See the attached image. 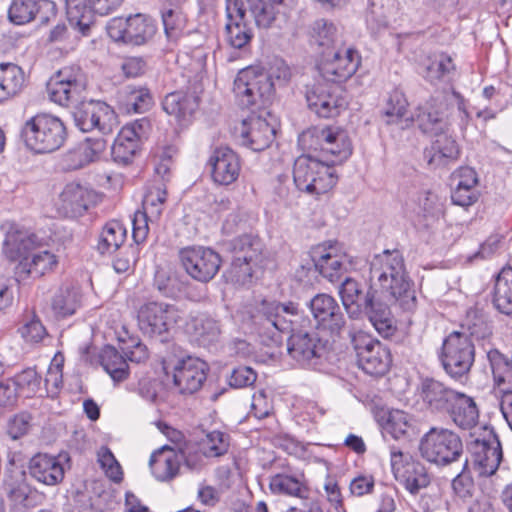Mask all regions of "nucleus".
I'll return each instance as SVG.
<instances>
[{"instance_id": "1", "label": "nucleus", "mask_w": 512, "mask_h": 512, "mask_svg": "<svg viewBox=\"0 0 512 512\" xmlns=\"http://www.w3.org/2000/svg\"><path fill=\"white\" fill-rule=\"evenodd\" d=\"M87 79L78 66L64 67L47 85L49 98L64 107L73 108L75 125L83 132L97 129L110 134L117 127V116L109 105L86 100Z\"/></svg>"}, {"instance_id": "2", "label": "nucleus", "mask_w": 512, "mask_h": 512, "mask_svg": "<svg viewBox=\"0 0 512 512\" xmlns=\"http://www.w3.org/2000/svg\"><path fill=\"white\" fill-rule=\"evenodd\" d=\"M370 290L396 303L403 311L413 312L417 307L416 291L410 280L404 259L398 250H384L375 255L369 269Z\"/></svg>"}, {"instance_id": "3", "label": "nucleus", "mask_w": 512, "mask_h": 512, "mask_svg": "<svg viewBox=\"0 0 512 512\" xmlns=\"http://www.w3.org/2000/svg\"><path fill=\"white\" fill-rule=\"evenodd\" d=\"M274 69L272 74L256 67H247L239 71L233 89L239 105L243 108H260L270 102L274 93L272 77L284 83L291 76L290 68L283 61H276Z\"/></svg>"}, {"instance_id": "4", "label": "nucleus", "mask_w": 512, "mask_h": 512, "mask_svg": "<svg viewBox=\"0 0 512 512\" xmlns=\"http://www.w3.org/2000/svg\"><path fill=\"white\" fill-rule=\"evenodd\" d=\"M21 135L28 149L37 154H47L63 146L67 129L59 117L42 113L25 122Z\"/></svg>"}, {"instance_id": "5", "label": "nucleus", "mask_w": 512, "mask_h": 512, "mask_svg": "<svg viewBox=\"0 0 512 512\" xmlns=\"http://www.w3.org/2000/svg\"><path fill=\"white\" fill-rule=\"evenodd\" d=\"M300 142L308 149L319 152L331 167L347 160L352 154L348 133L340 127H312L302 133Z\"/></svg>"}, {"instance_id": "6", "label": "nucleus", "mask_w": 512, "mask_h": 512, "mask_svg": "<svg viewBox=\"0 0 512 512\" xmlns=\"http://www.w3.org/2000/svg\"><path fill=\"white\" fill-rule=\"evenodd\" d=\"M293 179L296 187L309 194H324L337 183L335 170L322 158L302 155L295 160Z\"/></svg>"}, {"instance_id": "7", "label": "nucleus", "mask_w": 512, "mask_h": 512, "mask_svg": "<svg viewBox=\"0 0 512 512\" xmlns=\"http://www.w3.org/2000/svg\"><path fill=\"white\" fill-rule=\"evenodd\" d=\"M421 456L430 463L446 466L463 458V443L458 434L442 427H432L419 445Z\"/></svg>"}, {"instance_id": "8", "label": "nucleus", "mask_w": 512, "mask_h": 512, "mask_svg": "<svg viewBox=\"0 0 512 512\" xmlns=\"http://www.w3.org/2000/svg\"><path fill=\"white\" fill-rule=\"evenodd\" d=\"M474 360L475 346L465 332L454 331L444 339L440 361L451 378L459 381L466 379Z\"/></svg>"}, {"instance_id": "9", "label": "nucleus", "mask_w": 512, "mask_h": 512, "mask_svg": "<svg viewBox=\"0 0 512 512\" xmlns=\"http://www.w3.org/2000/svg\"><path fill=\"white\" fill-rule=\"evenodd\" d=\"M184 316L185 313L173 304L149 301L138 309V327L149 337H164Z\"/></svg>"}, {"instance_id": "10", "label": "nucleus", "mask_w": 512, "mask_h": 512, "mask_svg": "<svg viewBox=\"0 0 512 512\" xmlns=\"http://www.w3.org/2000/svg\"><path fill=\"white\" fill-rule=\"evenodd\" d=\"M154 21L144 14L127 18L115 17L107 25V32L114 41L139 46L149 42L156 33Z\"/></svg>"}, {"instance_id": "11", "label": "nucleus", "mask_w": 512, "mask_h": 512, "mask_svg": "<svg viewBox=\"0 0 512 512\" xmlns=\"http://www.w3.org/2000/svg\"><path fill=\"white\" fill-rule=\"evenodd\" d=\"M297 314L298 307L293 302L282 304L275 301H263L257 316L263 330L260 331V334L266 335L274 344L280 343L282 340L281 333L291 328L292 317L297 316Z\"/></svg>"}, {"instance_id": "12", "label": "nucleus", "mask_w": 512, "mask_h": 512, "mask_svg": "<svg viewBox=\"0 0 512 512\" xmlns=\"http://www.w3.org/2000/svg\"><path fill=\"white\" fill-rule=\"evenodd\" d=\"M351 337L359 367L372 376L384 375L391 364V355L388 348L380 341L364 334L357 336L351 334Z\"/></svg>"}, {"instance_id": "13", "label": "nucleus", "mask_w": 512, "mask_h": 512, "mask_svg": "<svg viewBox=\"0 0 512 512\" xmlns=\"http://www.w3.org/2000/svg\"><path fill=\"white\" fill-rule=\"evenodd\" d=\"M360 62L361 57L353 48L324 51L318 70L325 80L341 83L357 71Z\"/></svg>"}, {"instance_id": "14", "label": "nucleus", "mask_w": 512, "mask_h": 512, "mask_svg": "<svg viewBox=\"0 0 512 512\" xmlns=\"http://www.w3.org/2000/svg\"><path fill=\"white\" fill-rule=\"evenodd\" d=\"M180 259L187 274L203 283L212 280L221 266L219 254L211 248L203 246L182 249Z\"/></svg>"}, {"instance_id": "15", "label": "nucleus", "mask_w": 512, "mask_h": 512, "mask_svg": "<svg viewBox=\"0 0 512 512\" xmlns=\"http://www.w3.org/2000/svg\"><path fill=\"white\" fill-rule=\"evenodd\" d=\"M166 201L164 185L151 188L144 196L143 211L135 213L132 224V237L136 244L144 242L149 233V223L159 220Z\"/></svg>"}, {"instance_id": "16", "label": "nucleus", "mask_w": 512, "mask_h": 512, "mask_svg": "<svg viewBox=\"0 0 512 512\" xmlns=\"http://www.w3.org/2000/svg\"><path fill=\"white\" fill-rule=\"evenodd\" d=\"M340 92L337 86L314 85L306 91L307 105L321 118L336 117L347 107V101Z\"/></svg>"}, {"instance_id": "17", "label": "nucleus", "mask_w": 512, "mask_h": 512, "mask_svg": "<svg viewBox=\"0 0 512 512\" xmlns=\"http://www.w3.org/2000/svg\"><path fill=\"white\" fill-rule=\"evenodd\" d=\"M208 364L197 357L179 359L173 366V382L182 394H193L201 389L207 378Z\"/></svg>"}, {"instance_id": "18", "label": "nucleus", "mask_w": 512, "mask_h": 512, "mask_svg": "<svg viewBox=\"0 0 512 512\" xmlns=\"http://www.w3.org/2000/svg\"><path fill=\"white\" fill-rule=\"evenodd\" d=\"M486 431L487 434L482 439H474L469 447L479 474L490 476L496 472L501 463L502 448L494 431L492 429Z\"/></svg>"}, {"instance_id": "19", "label": "nucleus", "mask_w": 512, "mask_h": 512, "mask_svg": "<svg viewBox=\"0 0 512 512\" xmlns=\"http://www.w3.org/2000/svg\"><path fill=\"white\" fill-rule=\"evenodd\" d=\"M253 38L246 8L239 0H226L225 40L233 48L242 49Z\"/></svg>"}, {"instance_id": "20", "label": "nucleus", "mask_w": 512, "mask_h": 512, "mask_svg": "<svg viewBox=\"0 0 512 512\" xmlns=\"http://www.w3.org/2000/svg\"><path fill=\"white\" fill-rule=\"evenodd\" d=\"M207 168L215 184L228 186L238 179L241 163L238 155L232 149L217 147L208 158Z\"/></svg>"}, {"instance_id": "21", "label": "nucleus", "mask_w": 512, "mask_h": 512, "mask_svg": "<svg viewBox=\"0 0 512 512\" xmlns=\"http://www.w3.org/2000/svg\"><path fill=\"white\" fill-rule=\"evenodd\" d=\"M447 99L446 96L438 94L431 96L423 104H420L412 116L419 128L424 133L437 134L448 129L446 120Z\"/></svg>"}, {"instance_id": "22", "label": "nucleus", "mask_w": 512, "mask_h": 512, "mask_svg": "<svg viewBox=\"0 0 512 512\" xmlns=\"http://www.w3.org/2000/svg\"><path fill=\"white\" fill-rule=\"evenodd\" d=\"M317 327L339 334L345 326L343 313L336 300L327 294H318L309 303Z\"/></svg>"}, {"instance_id": "23", "label": "nucleus", "mask_w": 512, "mask_h": 512, "mask_svg": "<svg viewBox=\"0 0 512 512\" xmlns=\"http://www.w3.org/2000/svg\"><path fill=\"white\" fill-rule=\"evenodd\" d=\"M264 115L272 117L269 112L263 110L260 115L253 113L243 122L244 126H248V129L241 133L243 144L253 151H262L268 148L276 134L275 125Z\"/></svg>"}, {"instance_id": "24", "label": "nucleus", "mask_w": 512, "mask_h": 512, "mask_svg": "<svg viewBox=\"0 0 512 512\" xmlns=\"http://www.w3.org/2000/svg\"><path fill=\"white\" fill-rule=\"evenodd\" d=\"M287 350L293 359L306 365L322 356L325 344L315 332L298 331L289 337Z\"/></svg>"}, {"instance_id": "25", "label": "nucleus", "mask_w": 512, "mask_h": 512, "mask_svg": "<svg viewBox=\"0 0 512 512\" xmlns=\"http://www.w3.org/2000/svg\"><path fill=\"white\" fill-rule=\"evenodd\" d=\"M93 193L80 183L71 182L65 185L56 202L59 213L65 217L82 215L91 202Z\"/></svg>"}, {"instance_id": "26", "label": "nucleus", "mask_w": 512, "mask_h": 512, "mask_svg": "<svg viewBox=\"0 0 512 512\" xmlns=\"http://www.w3.org/2000/svg\"><path fill=\"white\" fill-rule=\"evenodd\" d=\"M418 390L419 396L426 407L432 412L439 413H447L459 393L433 378L422 380Z\"/></svg>"}, {"instance_id": "27", "label": "nucleus", "mask_w": 512, "mask_h": 512, "mask_svg": "<svg viewBox=\"0 0 512 512\" xmlns=\"http://www.w3.org/2000/svg\"><path fill=\"white\" fill-rule=\"evenodd\" d=\"M29 473L37 482L55 486L64 479L65 468L59 457L38 453L29 461Z\"/></svg>"}, {"instance_id": "28", "label": "nucleus", "mask_w": 512, "mask_h": 512, "mask_svg": "<svg viewBox=\"0 0 512 512\" xmlns=\"http://www.w3.org/2000/svg\"><path fill=\"white\" fill-rule=\"evenodd\" d=\"M58 264V258L48 250H33L29 257L24 258L15 267L17 281H24L29 277L40 278L53 271Z\"/></svg>"}, {"instance_id": "29", "label": "nucleus", "mask_w": 512, "mask_h": 512, "mask_svg": "<svg viewBox=\"0 0 512 512\" xmlns=\"http://www.w3.org/2000/svg\"><path fill=\"white\" fill-rule=\"evenodd\" d=\"M106 149L103 138H86L72 147L63 158L65 168L78 170L99 159Z\"/></svg>"}, {"instance_id": "30", "label": "nucleus", "mask_w": 512, "mask_h": 512, "mask_svg": "<svg viewBox=\"0 0 512 512\" xmlns=\"http://www.w3.org/2000/svg\"><path fill=\"white\" fill-rule=\"evenodd\" d=\"M435 139L431 145L425 149V158L429 165L435 168L447 166L449 163L454 162L459 157V146L455 139L450 135L443 132L433 134Z\"/></svg>"}, {"instance_id": "31", "label": "nucleus", "mask_w": 512, "mask_h": 512, "mask_svg": "<svg viewBox=\"0 0 512 512\" xmlns=\"http://www.w3.org/2000/svg\"><path fill=\"white\" fill-rule=\"evenodd\" d=\"M182 460L183 456L178 451L163 446L151 455L149 464L157 480L169 481L177 476Z\"/></svg>"}, {"instance_id": "32", "label": "nucleus", "mask_w": 512, "mask_h": 512, "mask_svg": "<svg viewBox=\"0 0 512 512\" xmlns=\"http://www.w3.org/2000/svg\"><path fill=\"white\" fill-rule=\"evenodd\" d=\"M312 258L315 268L329 281L334 282L341 277L346 256L337 253L332 246L329 248L317 247L313 251Z\"/></svg>"}, {"instance_id": "33", "label": "nucleus", "mask_w": 512, "mask_h": 512, "mask_svg": "<svg viewBox=\"0 0 512 512\" xmlns=\"http://www.w3.org/2000/svg\"><path fill=\"white\" fill-rule=\"evenodd\" d=\"M374 294L367 293L364 299L365 311L377 332L388 338L396 331L394 319L387 305L380 303Z\"/></svg>"}, {"instance_id": "34", "label": "nucleus", "mask_w": 512, "mask_h": 512, "mask_svg": "<svg viewBox=\"0 0 512 512\" xmlns=\"http://www.w3.org/2000/svg\"><path fill=\"white\" fill-rule=\"evenodd\" d=\"M66 14L71 26L86 36L98 12L93 0H66Z\"/></svg>"}, {"instance_id": "35", "label": "nucleus", "mask_w": 512, "mask_h": 512, "mask_svg": "<svg viewBox=\"0 0 512 512\" xmlns=\"http://www.w3.org/2000/svg\"><path fill=\"white\" fill-rule=\"evenodd\" d=\"M162 107L167 114L174 116L182 124L189 121L198 108V98L192 94L177 91L165 96Z\"/></svg>"}, {"instance_id": "36", "label": "nucleus", "mask_w": 512, "mask_h": 512, "mask_svg": "<svg viewBox=\"0 0 512 512\" xmlns=\"http://www.w3.org/2000/svg\"><path fill=\"white\" fill-rule=\"evenodd\" d=\"M447 413L461 429H471L479 418V411L473 398L461 392L457 394Z\"/></svg>"}, {"instance_id": "37", "label": "nucleus", "mask_w": 512, "mask_h": 512, "mask_svg": "<svg viewBox=\"0 0 512 512\" xmlns=\"http://www.w3.org/2000/svg\"><path fill=\"white\" fill-rule=\"evenodd\" d=\"M34 250V239L26 232L11 228L3 243V252L11 261L21 262Z\"/></svg>"}, {"instance_id": "38", "label": "nucleus", "mask_w": 512, "mask_h": 512, "mask_svg": "<svg viewBox=\"0 0 512 512\" xmlns=\"http://www.w3.org/2000/svg\"><path fill=\"white\" fill-rule=\"evenodd\" d=\"M186 332L200 345L206 346L218 340L221 330L216 320L198 315L191 317L186 324Z\"/></svg>"}, {"instance_id": "39", "label": "nucleus", "mask_w": 512, "mask_h": 512, "mask_svg": "<svg viewBox=\"0 0 512 512\" xmlns=\"http://www.w3.org/2000/svg\"><path fill=\"white\" fill-rule=\"evenodd\" d=\"M140 147L141 143L136 140L132 130L121 129L111 148L113 161L120 165L132 163Z\"/></svg>"}, {"instance_id": "40", "label": "nucleus", "mask_w": 512, "mask_h": 512, "mask_svg": "<svg viewBox=\"0 0 512 512\" xmlns=\"http://www.w3.org/2000/svg\"><path fill=\"white\" fill-rule=\"evenodd\" d=\"M3 489L11 501L23 503L31 491L26 472L20 467H8L4 474Z\"/></svg>"}, {"instance_id": "41", "label": "nucleus", "mask_w": 512, "mask_h": 512, "mask_svg": "<svg viewBox=\"0 0 512 512\" xmlns=\"http://www.w3.org/2000/svg\"><path fill=\"white\" fill-rule=\"evenodd\" d=\"M269 488L273 494L297 497L305 502L308 498L309 489L303 479L287 474H276L271 477Z\"/></svg>"}, {"instance_id": "42", "label": "nucleus", "mask_w": 512, "mask_h": 512, "mask_svg": "<svg viewBox=\"0 0 512 512\" xmlns=\"http://www.w3.org/2000/svg\"><path fill=\"white\" fill-rule=\"evenodd\" d=\"M495 308L506 315L512 314V268L505 267L497 275L493 290Z\"/></svg>"}, {"instance_id": "43", "label": "nucleus", "mask_w": 512, "mask_h": 512, "mask_svg": "<svg viewBox=\"0 0 512 512\" xmlns=\"http://www.w3.org/2000/svg\"><path fill=\"white\" fill-rule=\"evenodd\" d=\"M80 297L78 288L71 285H63L55 292L52 298V310L57 317L71 316L80 306Z\"/></svg>"}, {"instance_id": "44", "label": "nucleus", "mask_w": 512, "mask_h": 512, "mask_svg": "<svg viewBox=\"0 0 512 512\" xmlns=\"http://www.w3.org/2000/svg\"><path fill=\"white\" fill-rule=\"evenodd\" d=\"M339 294L350 317H357L365 310L364 295L361 284L352 278H346L340 285Z\"/></svg>"}, {"instance_id": "45", "label": "nucleus", "mask_w": 512, "mask_h": 512, "mask_svg": "<svg viewBox=\"0 0 512 512\" xmlns=\"http://www.w3.org/2000/svg\"><path fill=\"white\" fill-rule=\"evenodd\" d=\"M100 364L115 382H121L128 377V364L123 356L113 346H105L99 355Z\"/></svg>"}, {"instance_id": "46", "label": "nucleus", "mask_w": 512, "mask_h": 512, "mask_svg": "<svg viewBox=\"0 0 512 512\" xmlns=\"http://www.w3.org/2000/svg\"><path fill=\"white\" fill-rule=\"evenodd\" d=\"M126 236V227L120 221H109L102 229L97 249L101 254L114 252L121 247Z\"/></svg>"}, {"instance_id": "47", "label": "nucleus", "mask_w": 512, "mask_h": 512, "mask_svg": "<svg viewBox=\"0 0 512 512\" xmlns=\"http://www.w3.org/2000/svg\"><path fill=\"white\" fill-rule=\"evenodd\" d=\"M25 82L23 70L13 63L0 64V89L5 94V100L16 95Z\"/></svg>"}, {"instance_id": "48", "label": "nucleus", "mask_w": 512, "mask_h": 512, "mask_svg": "<svg viewBox=\"0 0 512 512\" xmlns=\"http://www.w3.org/2000/svg\"><path fill=\"white\" fill-rule=\"evenodd\" d=\"M233 258L244 261H258L262 252V243L257 237L242 235L230 243Z\"/></svg>"}, {"instance_id": "49", "label": "nucleus", "mask_w": 512, "mask_h": 512, "mask_svg": "<svg viewBox=\"0 0 512 512\" xmlns=\"http://www.w3.org/2000/svg\"><path fill=\"white\" fill-rule=\"evenodd\" d=\"M454 68L455 66L450 56L439 54L428 59L422 75L427 81L435 84L450 74Z\"/></svg>"}, {"instance_id": "50", "label": "nucleus", "mask_w": 512, "mask_h": 512, "mask_svg": "<svg viewBox=\"0 0 512 512\" xmlns=\"http://www.w3.org/2000/svg\"><path fill=\"white\" fill-rule=\"evenodd\" d=\"M462 331L471 339L485 338L490 334V328L485 314L478 308H470L461 325Z\"/></svg>"}, {"instance_id": "51", "label": "nucleus", "mask_w": 512, "mask_h": 512, "mask_svg": "<svg viewBox=\"0 0 512 512\" xmlns=\"http://www.w3.org/2000/svg\"><path fill=\"white\" fill-rule=\"evenodd\" d=\"M230 437L228 434L214 430L206 434L200 442L199 449L207 458L220 457L228 452Z\"/></svg>"}, {"instance_id": "52", "label": "nucleus", "mask_w": 512, "mask_h": 512, "mask_svg": "<svg viewBox=\"0 0 512 512\" xmlns=\"http://www.w3.org/2000/svg\"><path fill=\"white\" fill-rule=\"evenodd\" d=\"M247 4L258 27L268 28L275 20V0H250Z\"/></svg>"}, {"instance_id": "53", "label": "nucleus", "mask_w": 512, "mask_h": 512, "mask_svg": "<svg viewBox=\"0 0 512 512\" xmlns=\"http://www.w3.org/2000/svg\"><path fill=\"white\" fill-rule=\"evenodd\" d=\"M11 379L20 396L32 397L40 389L41 377L33 368L24 369Z\"/></svg>"}, {"instance_id": "54", "label": "nucleus", "mask_w": 512, "mask_h": 512, "mask_svg": "<svg viewBox=\"0 0 512 512\" xmlns=\"http://www.w3.org/2000/svg\"><path fill=\"white\" fill-rule=\"evenodd\" d=\"M36 9L37 0H13L8 16L11 22L23 25L34 20Z\"/></svg>"}, {"instance_id": "55", "label": "nucleus", "mask_w": 512, "mask_h": 512, "mask_svg": "<svg viewBox=\"0 0 512 512\" xmlns=\"http://www.w3.org/2000/svg\"><path fill=\"white\" fill-rule=\"evenodd\" d=\"M153 97L145 87H128L126 106L135 113H143L152 106Z\"/></svg>"}, {"instance_id": "56", "label": "nucleus", "mask_w": 512, "mask_h": 512, "mask_svg": "<svg viewBox=\"0 0 512 512\" xmlns=\"http://www.w3.org/2000/svg\"><path fill=\"white\" fill-rule=\"evenodd\" d=\"M403 481L406 489L412 494L418 493L420 489L427 487L430 482L425 468L419 463H414L405 470Z\"/></svg>"}, {"instance_id": "57", "label": "nucleus", "mask_w": 512, "mask_h": 512, "mask_svg": "<svg viewBox=\"0 0 512 512\" xmlns=\"http://www.w3.org/2000/svg\"><path fill=\"white\" fill-rule=\"evenodd\" d=\"M258 261H244L233 258L228 271L226 272V279L235 284L245 285L251 280L253 274V266Z\"/></svg>"}, {"instance_id": "58", "label": "nucleus", "mask_w": 512, "mask_h": 512, "mask_svg": "<svg viewBox=\"0 0 512 512\" xmlns=\"http://www.w3.org/2000/svg\"><path fill=\"white\" fill-rule=\"evenodd\" d=\"M407 106L408 102L405 95L401 91H393L385 109V116L388 118L387 123H398L405 116Z\"/></svg>"}, {"instance_id": "59", "label": "nucleus", "mask_w": 512, "mask_h": 512, "mask_svg": "<svg viewBox=\"0 0 512 512\" xmlns=\"http://www.w3.org/2000/svg\"><path fill=\"white\" fill-rule=\"evenodd\" d=\"M315 41L321 47H326V51L335 50L334 44L337 40L336 26L324 19L318 20L314 25Z\"/></svg>"}, {"instance_id": "60", "label": "nucleus", "mask_w": 512, "mask_h": 512, "mask_svg": "<svg viewBox=\"0 0 512 512\" xmlns=\"http://www.w3.org/2000/svg\"><path fill=\"white\" fill-rule=\"evenodd\" d=\"M97 456L98 462L101 468L105 471V474L115 482L121 481L123 472L111 450L103 446L99 449Z\"/></svg>"}, {"instance_id": "61", "label": "nucleus", "mask_w": 512, "mask_h": 512, "mask_svg": "<svg viewBox=\"0 0 512 512\" xmlns=\"http://www.w3.org/2000/svg\"><path fill=\"white\" fill-rule=\"evenodd\" d=\"M409 426V416L404 411L393 410L389 413L386 429L394 438L405 435Z\"/></svg>"}, {"instance_id": "62", "label": "nucleus", "mask_w": 512, "mask_h": 512, "mask_svg": "<svg viewBox=\"0 0 512 512\" xmlns=\"http://www.w3.org/2000/svg\"><path fill=\"white\" fill-rule=\"evenodd\" d=\"M257 379L256 372L248 366H239L233 369L229 377V385L234 388L249 387Z\"/></svg>"}, {"instance_id": "63", "label": "nucleus", "mask_w": 512, "mask_h": 512, "mask_svg": "<svg viewBox=\"0 0 512 512\" xmlns=\"http://www.w3.org/2000/svg\"><path fill=\"white\" fill-rule=\"evenodd\" d=\"M468 459L464 458L462 463L461 471L452 481V487L454 491L461 497H465L470 494V490L473 486L472 478L467 473Z\"/></svg>"}, {"instance_id": "64", "label": "nucleus", "mask_w": 512, "mask_h": 512, "mask_svg": "<svg viewBox=\"0 0 512 512\" xmlns=\"http://www.w3.org/2000/svg\"><path fill=\"white\" fill-rule=\"evenodd\" d=\"M451 199L456 205L466 207L477 200L476 190L472 187H465L458 184L453 185Z\"/></svg>"}]
</instances>
